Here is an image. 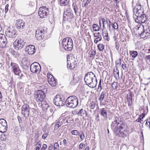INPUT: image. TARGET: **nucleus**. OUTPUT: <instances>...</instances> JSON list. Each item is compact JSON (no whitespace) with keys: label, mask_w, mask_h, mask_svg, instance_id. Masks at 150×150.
Returning a JSON list of instances; mask_svg holds the SVG:
<instances>
[{"label":"nucleus","mask_w":150,"mask_h":150,"mask_svg":"<svg viewBox=\"0 0 150 150\" xmlns=\"http://www.w3.org/2000/svg\"><path fill=\"white\" fill-rule=\"evenodd\" d=\"M122 117L118 118L112 122L111 127L115 133L119 137L124 138L129 134V130L127 124L122 120Z\"/></svg>","instance_id":"1"},{"label":"nucleus","mask_w":150,"mask_h":150,"mask_svg":"<svg viewBox=\"0 0 150 150\" xmlns=\"http://www.w3.org/2000/svg\"><path fill=\"white\" fill-rule=\"evenodd\" d=\"M144 0H137L132 5L133 13L136 16V22L141 24L145 23L147 20V16L144 14V10L141 5Z\"/></svg>","instance_id":"2"},{"label":"nucleus","mask_w":150,"mask_h":150,"mask_svg":"<svg viewBox=\"0 0 150 150\" xmlns=\"http://www.w3.org/2000/svg\"><path fill=\"white\" fill-rule=\"evenodd\" d=\"M84 79L85 83L90 87H95L97 81L95 75L92 72H88L85 74Z\"/></svg>","instance_id":"3"},{"label":"nucleus","mask_w":150,"mask_h":150,"mask_svg":"<svg viewBox=\"0 0 150 150\" xmlns=\"http://www.w3.org/2000/svg\"><path fill=\"white\" fill-rule=\"evenodd\" d=\"M48 34L47 29V28L40 25L38 27L36 30L35 36L38 40H43L47 38Z\"/></svg>","instance_id":"4"},{"label":"nucleus","mask_w":150,"mask_h":150,"mask_svg":"<svg viewBox=\"0 0 150 150\" xmlns=\"http://www.w3.org/2000/svg\"><path fill=\"white\" fill-rule=\"evenodd\" d=\"M65 103L67 107L74 108L78 105V100L77 97L76 96H71L66 99Z\"/></svg>","instance_id":"5"},{"label":"nucleus","mask_w":150,"mask_h":150,"mask_svg":"<svg viewBox=\"0 0 150 150\" xmlns=\"http://www.w3.org/2000/svg\"><path fill=\"white\" fill-rule=\"evenodd\" d=\"M62 45L64 49L68 51L71 50L73 47V41L69 37H67L64 39L62 41Z\"/></svg>","instance_id":"6"},{"label":"nucleus","mask_w":150,"mask_h":150,"mask_svg":"<svg viewBox=\"0 0 150 150\" xmlns=\"http://www.w3.org/2000/svg\"><path fill=\"white\" fill-rule=\"evenodd\" d=\"M72 54H70L67 56V67L71 69H74L77 66V62L74 57H72Z\"/></svg>","instance_id":"7"},{"label":"nucleus","mask_w":150,"mask_h":150,"mask_svg":"<svg viewBox=\"0 0 150 150\" xmlns=\"http://www.w3.org/2000/svg\"><path fill=\"white\" fill-rule=\"evenodd\" d=\"M35 99L37 102H41L43 101L45 97V94L42 90H38L34 93Z\"/></svg>","instance_id":"8"},{"label":"nucleus","mask_w":150,"mask_h":150,"mask_svg":"<svg viewBox=\"0 0 150 150\" xmlns=\"http://www.w3.org/2000/svg\"><path fill=\"white\" fill-rule=\"evenodd\" d=\"M26 41L21 38H18L13 43L15 48L17 50L22 48L26 43Z\"/></svg>","instance_id":"9"},{"label":"nucleus","mask_w":150,"mask_h":150,"mask_svg":"<svg viewBox=\"0 0 150 150\" xmlns=\"http://www.w3.org/2000/svg\"><path fill=\"white\" fill-rule=\"evenodd\" d=\"M38 13L41 18H45L49 13V9L45 6L41 7L39 8Z\"/></svg>","instance_id":"10"},{"label":"nucleus","mask_w":150,"mask_h":150,"mask_svg":"<svg viewBox=\"0 0 150 150\" xmlns=\"http://www.w3.org/2000/svg\"><path fill=\"white\" fill-rule=\"evenodd\" d=\"M5 34L7 37L12 38H16L17 35V31L13 28L7 29L5 32Z\"/></svg>","instance_id":"11"},{"label":"nucleus","mask_w":150,"mask_h":150,"mask_svg":"<svg viewBox=\"0 0 150 150\" xmlns=\"http://www.w3.org/2000/svg\"><path fill=\"white\" fill-rule=\"evenodd\" d=\"M30 70L33 73L39 72L41 70L40 64L38 62H34L32 64L30 67Z\"/></svg>","instance_id":"12"},{"label":"nucleus","mask_w":150,"mask_h":150,"mask_svg":"<svg viewBox=\"0 0 150 150\" xmlns=\"http://www.w3.org/2000/svg\"><path fill=\"white\" fill-rule=\"evenodd\" d=\"M54 104L57 106H61L64 105V102L59 95H57L53 100Z\"/></svg>","instance_id":"13"},{"label":"nucleus","mask_w":150,"mask_h":150,"mask_svg":"<svg viewBox=\"0 0 150 150\" xmlns=\"http://www.w3.org/2000/svg\"><path fill=\"white\" fill-rule=\"evenodd\" d=\"M8 129L6 121L4 119H0V132L3 133L5 132Z\"/></svg>","instance_id":"14"},{"label":"nucleus","mask_w":150,"mask_h":150,"mask_svg":"<svg viewBox=\"0 0 150 150\" xmlns=\"http://www.w3.org/2000/svg\"><path fill=\"white\" fill-rule=\"evenodd\" d=\"M47 80L49 84L52 86H55L57 84V82L52 75L49 73L47 74Z\"/></svg>","instance_id":"15"},{"label":"nucleus","mask_w":150,"mask_h":150,"mask_svg":"<svg viewBox=\"0 0 150 150\" xmlns=\"http://www.w3.org/2000/svg\"><path fill=\"white\" fill-rule=\"evenodd\" d=\"M11 67V69L14 73L16 75L20 76L19 74L21 73V70L18 65L16 63L11 62L10 64Z\"/></svg>","instance_id":"16"},{"label":"nucleus","mask_w":150,"mask_h":150,"mask_svg":"<svg viewBox=\"0 0 150 150\" xmlns=\"http://www.w3.org/2000/svg\"><path fill=\"white\" fill-rule=\"evenodd\" d=\"M7 43V40L5 35L0 33V47H4Z\"/></svg>","instance_id":"17"},{"label":"nucleus","mask_w":150,"mask_h":150,"mask_svg":"<svg viewBox=\"0 0 150 150\" xmlns=\"http://www.w3.org/2000/svg\"><path fill=\"white\" fill-rule=\"evenodd\" d=\"M94 38H95L94 40V43L97 44L98 42L102 40V37L99 32H96L93 34Z\"/></svg>","instance_id":"18"},{"label":"nucleus","mask_w":150,"mask_h":150,"mask_svg":"<svg viewBox=\"0 0 150 150\" xmlns=\"http://www.w3.org/2000/svg\"><path fill=\"white\" fill-rule=\"evenodd\" d=\"M88 30L86 29L84 30H82L80 32L81 35V38L83 39L85 41H86L87 40L86 38V36L87 35L88 36V37H87L86 38H91V35L89 34V33L88 32L87 34V31Z\"/></svg>","instance_id":"19"},{"label":"nucleus","mask_w":150,"mask_h":150,"mask_svg":"<svg viewBox=\"0 0 150 150\" xmlns=\"http://www.w3.org/2000/svg\"><path fill=\"white\" fill-rule=\"evenodd\" d=\"M25 23H23L22 20H19L17 21L15 24L16 28L18 30L22 29L25 26Z\"/></svg>","instance_id":"20"},{"label":"nucleus","mask_w":150,"mask_h":150,"mask_svg":"<svg viewBox=\"0 0 150 150\" xmlns=\"http://www.w3.org/2000/svg\"><path fill=\"white\" fill-rule=\"evenodd\" d=\"M135 28L138 34L140 36L144 31V26L142 24L138 25L135 27Z\"/></svg>","instance_id":"21"},{"label":"nucleus","mask_w":150,"mask_h":150,"mask_svg":"<svg viewBox=\"0 0 150 150\" xmlns=\"http://www.w3.org/2000/svg\"><path fill=\"white\" fill-rule=\"evenodd\" d=\"M28 63V59L26 57H24L21 61L22 66L23 69L25 70H27L28 68V66L27 65Z\"/></svg>","instance_id":"22"},{"label":"nucleus","mask_w":150,"mask_h":150,"mask_svg":"<svg viewBox=\"0 0 150 150\" xmlns=\"http://www.w3.org/2000/svg\"><path fill=\"white\" fill-rule=\"evenodd\" d=\"M28 106L26 105H23L22 108V114L23 115L24 117H25L26 115L27 117L28 116Z\"/></svg>","instance_id":"23"},{"label":"nucleus","mask_w":150,"mask_h":150,"mask_svg":"<svg viewBox=\"0 0 150 150\" xmlns=\"http://www.w3.org/2000/svg\"><path fill=\"white\" fill-rule=\"evenodd\" d=\"M96 54V51L95 50H90L88 53V57L90 59H94L95 56Z\"/></svg>","instance_id":"24"},{"label":"nucleus","mask_w":150,"mask_h":150,"mask_svg":"<svg viewBox=\"0 0 150 150\" xmlns=\"http://www.w3.org/2000/svg\"><path fill=\"white\" fill-rule=\"evenodd\" d=\"M39 105L40 107L44 110H47L48 107L47 103L45 101H43L41 102L39 104Z\"/></svg>","instance_id":"25"},{"label":"nucleus","mask_w":150,"mask_h":150,"mask_svg":"<svg viewBox=\"0 0 150 150\" xmlns=\"http://www.w3.org/2000/svg\"><path fill=\"white\" fill-rule=\"evenodd\" d=\"M35 52V47L33 45H29V54L32 55Z\"/></svg>","instance_id":"26"},{"label":"nucleus","mask_w":150,"mask_h":150,"mask_svg":"<svg viewBox=\"0 0 150 150\" xmlns=\"http://www.w3.org/2000/svg\"><path fill=\"white\" fill-rule=\"evenodd\" d=\"M59 122L61 124V125H65L68 122V120L65 117L62 116L60 117Z\"/></svg>","instance_id":"27"},{"label":"nucleus","mask_w":150,"mask_h":150,"mask_svg":"<svg viewBox=\"0 0 150 150\" xmlns=\"http://www.w3.org/2000/svg\"><path fill=\"white\" fill-rule=\"evenodd\" d=\"M47 147V145L46 144H43L42 147H41L40 150H46ZM41 147V144H39L38 146L36 147L35 150H40Z\"/></svg>","instance_id":"28"},{"label":"nucleus","mask_w":150,"mask_h":150,"mask_svg":"<svg viewBox=\"0 0 150 150\" xmlns=\"http://www.w3.org/2000/svg\"><path fill=\"white\" fill-rule=\"evenodd\" d=\"M102 35L103 38L105 41H109L110 40V38L108 36L107 31H105L102 33Z\"/></svg>","instance_id":"29"},{"label":"nucleus","mask_w":150,"mask_h":150,"mask_svg":"<svg viewBox=\"0 0 150 150\" xmlns=\"http://www.w3.org/2000/svg\"><path fill=\"white\" fill-rule=\"evenodd\" d=\"M69 0H59V4L62 6H65L69 4Z\"/></svg>","instance_id":"30"},{"label":"nucleus","mask_w":150,"mask_h":150,"mask_svg":"<svg viewBox=\"0 0 150 150\" xmlns=\"http://www.w3.org/2000/svg\"><path fill=\"white\" fill-rule=\"evenodd\" d=\"M129 53L132 57L133 58H136L138 55L137 51H129Z\"/></svg>","instance_id":"31"},{"label":"nucleus","mask_w":150,"mask_h":150,"mask_svg":"<svg viewBox=\"0 0 150 150\" xmlns=\"http://www.w3.org/2000/svg\"><path fill=\"white\" fill-rule=\"evenodd\" d=\"M150 36V34L147 31H145L141 35V37L143 38H146L149 37Z\"/></svg>","instance_id":"32"},{"label":"nucleus","mask_w":150,"mask_h":150,"mask_svg":"<svg viewBox=\"0 0 150 150\" xmlns=\"http://www.w3.org/2000/svg\"><path fill=\"white\" fill-rule=\"evenodd\" d=\"M78 114L84 117H86V116L87 113L85 110L83 109H81L79 112Z\"/></svg>","instance_id":"33"},{"label":"nucleus","mask_w":150,"mask_h":150,"mask_svg":"<svg viewBox=\"0 0 150 150\" xmlns=\"http://www.w3.org/2000/svg\"><path fill=\"white\" fill-rule=\"evenodd\" d=\"M105 46L103 43H100L98 45L97 48L100 52H102L104 49Z\"/></svg>","instance_id":"34"},{"label":"nucleus","mask_w":150,"mask_h":150,"mask_svg":"<svg viewBox=\"0 0 150 150\" xmlns=\"http://www.w3.org/2000/svg\"><path fill=\"white\" fill-rule=\"evenodd\" d=\"M105 96V93L103 91L100 94V96L99 98H98V100L100 101L101 102L103 100Z\"/></svg>","instance_id":"35"},{"label":"nucleus","mask_w":150,"mask_h":150,"mask_svg":"<svg viewBox=\"0 0 150 150\" xmlns=\"http://www.w3.org/2000/svg\"><path fill=\"white\" fill-rule=\"evenodd\" d=\"M92 28L93 30L94 31H98L99 30V26L96 24H94L93 25Z\"/></svg>","instance_id":"36"},{"label":"nucleus","mask_w":150,"mask_h":150,"mask_svg":"<svg viewBox=\"0 0 150 150\" xmlns=\"http://www.w3.org/2000/svg\"><path fill=\"white\" fill-rule=\"evenodd\" d=\"M106 20L104 18H101L99 19V23L100 26H101V22L103 24V28H105V25L104 23L105 22Z\"/></svg>","instance_id":"37"},{"label":"nucleus","mask_w":150,"mask_h":150,"mask_svg":"<svg viewBox=\"0 0 150 150\" xmlns=\"http://www.w3.org/2000/svg\"><path fill=\"white\" fill-rule=\"evenodd\" d=\"M111 25L112 28L114 30H117L118 28V25L117 23L116 22H114L112 23Z\"/></svg>","instance_id":"38"},{"label":"nucleus","mask_w":150,"mask_h":150,"mask_svg":"<svg viewBox=\"0 0 150 150\" xmlns=\"http://www.w3.org/2000/svg\"><path fill=\"white\" fill-rule=\"evenodd\" d=\"M101 112L102 115L105 117H107V112L105 108L102 109Z\"/></svg>","instance_id":"39"},{"label":"nucleus","mask_w":150,"mask_h":150,"mask_svg":"<svg viewBox=\"0 0 150 150\" xmlns=\"http://www.w3.org/2000/svg\"><path fill=\"white\" fill-rule=\"evenodd\" d=\"M72 6L73 8L74 12L75 14H76L77 13V11L78 10V8L76 3H73L72 4Z\"/></svg>","instance_id":"40"},{"label":"nucleus","mask_w":150,"mask_h":150,"mask_svg":"<svg viewBox=\"0 0 150 150\" xmlns=\"http://www.w3.org/2000/svg\"><path fill=\"white\" fill-rule=\"evenodd\" d=\"M118 84L117 82H114L112 83V87L114 89L116 90L118 87Z\"/></svg>","instance_id":"41"},{"label":"nucleus","mask_w":150,"mask_h":150,"mask_svg":"<svg viewBox=\"0 0 150 150\" xmlns=\"http://www.w3.org/2000/svg\"><path fill=\"white\" fill-rule=\"evenodd\" d=\"M7 135H6L5 134H3L1 135V139L3 141H5L7 138Z\"/></svg>","instance_id":"42"},{"label":"nucleus","mask_w":150,"mask_h":150,"mask_svg":"<svg viewBox=\"0 0 150 150\" xmlns=\"http://www.w3.org/2000/svg\"><path fill=\"white\" fill-rule=\"evenodd\" d=\"M79 132L76 130H73L71 131V133L72 135H77L79 134Z\"/></svg>","instance_id":"43"},{"label":"nucleus","mask_w":150,"mask_h":150,"mask_svg":"<svg viewBox=\"0 0 150 150\" xmlns=\"http://www.w3.org/2000/svg\"><path fill=\"white\" fill-rule=\"evenodd\" d=\"M146 122L145 123L146 126L150 128V118H148L146 120ZM146 121V120H145Z\"/></svg>","instance_id":"44"},{"label":"nucleus","mask_w":150,"mask_h":150,"mask_svg":"<svg viewBox=\"0 0 150 150\" xmlns=\"http://www.w3.org/2000/svg\"><path fill=\"white\" fill-rule=\"evenodd\" d=\"M62 125H61L59 122H57L55 125L54 129L55 130L57 129Z\"/></svg>","instance_id":"45"},{"label":"nucleus","mask_w":150,"mask_h":150,"mask_svg":"<svg viewBox=\"0 0 150 150\" xmlns=\"http://www.w3.org/2000/svg\"><path fill=\"white\" fill-rule=\"evenodd\" d=\"M79 135L80 137L81 140V141L83 140L85 137L84 133L83 132H81V133H79Z\"/></svg>","instance_id":"46"},{"label":"nucleus","mask_w":150,"mask_h":150,"mask_svg":"<svg viewBox=\"0 0 150 150\" xmlns=\"http://www.w3.org/2000/svg\"><path fill=\"white\" fill-rule=\"evenodd\" d=\"M116 67L120 66L121 64V59L120 58L119 60H117L115 62Z\"/></svg>","instance_id":"47"},{"label":"nucleus","mask_w":150,"mask_h":150,"mask_svg":"<svg viewBox=\"0 0 150 150\" xmlns=\"http://www.w3.org/2000/svg\"><path fill=\"white\" fill-rule=\"evenodd\" d=\"M59 148V145L58 143H55L54 145V150H58Z\"/></svg>","instance_id":"48"},{"label":"nucleus","mask_w":150,"mask_h":150,"mask_svg":"<svg viewBox=\"0 0 150 150\" xmlns=\"http://www.w3.org/2000/svg\"><path fill=\"white\" fill-rule=\"evenodd\" d=\"M129 106H131L132 104V99L127 100Z\"/></svg>","instance_id":"49"},{"label":"nucleus","mask_w":150,"mask_h":150,"mask_svg":"<svg viewBox=\"0 0 150 150\" xmlns=\"http://www.w3.org/2000/svg\"><path fill=\"white\" fill-rule=\"evenodd\" d=\"M95 103L93 102H92L90 105V107L91 109H93L95 107Z\"/></svg>","instance_id":"50"},{"label":"nucleus","mask_w":150,"mask_h":150,"mask_svg":"<svg viewBox=\"0 0 150 150\" xmlns=\"http://www.w3.org/2000/svg\"><path fill=\"white\" fill-rule=\"evenodd\" d=\"M145 59L147 63L150 65V55L146 56Z\"/></svg>","instance_id":"51"},{"label":"nucleus","mask_w":150,"mask_h":150,"mask_svg":"<svg viewBox=\"0 0 150 150\" xmlns=\"http://www.w3.org/2000/svg\"><path fill=\"white\" fill-rule=\"evenodd\" d=\"M132 92H130L128 94H127L126 96L127 100L132 98Z\"/></svg>","instance_id":"52"},{"label":"nucleus","mask_w":150,"mask_h":150,"mask_svg":"<svg viewBox=\"0 0 150 150\" xmlns=\"http://www.w3.org/2000/svg\"><path fill=\"white\" fill-rule=\"evenodd\" d=\"M67 142L66 139H64L63 141V142L62 143V142H60V145H66L67 144Z\"/></svg>","instance_id":"53"},{"label":"nucleus","mask_w":150,"mask_h":150,"mask_svg":"<svg viewBox=\"0 0 150 150\" xmlns=\"http://www.w3.org/2000/svg\"><path fill=\"white\" fill-rule=\"evenodd\" d=\"M101 83V80H100L98 87V89H99L100 91L101 90L102 88Z\"/></svg>","instance_id":"54"},{"label":"nucleus","mask_w":150,"mask_h":150,"mask_svg":"<svg viewBox=\"0 0 150 150\" xmlns=\"http://www.w3.org/2000/svg\"><path fill=\"white\" fill-rule=\"evenodd\" d=\"M122 65V69L124 70H127V64L125 63L124 62Z\"/></svg>","instance_id":"55"},{"label":"nucleus","mask_w":150,"mask_h":150,"mask_svg":"<svg viewBox=\"0 0 150 150\" xmlns=\"http://www.w3.org/2000/svg\"><path fill=\"white\" fill-rule=\"evenodd\" d=\"M48 135V133H45L42 136V139H45Z\"/></svg>","instance_id":"56"},{"label":"nucleus","mask_w":150,"mask_h":150,"mask_svg":"<svg viewBox=\"0 0 150 150\" xmlns=\"http://www.w3.org/2000/svg\"><path fill=\"white\" fill-rule=\"evenodd\" d=\"M145 116V114L144 112L143 113L141 114L139 116V117L141 119H143Z\"/></svg>","instance_id":"57"},{"label":"nucleus","mask_w":150,"mask_h":150,"mask_svg":"<svg viewBox=\"0 0 150 150\" xmlns=\"http://www.w3.org/2000/svg\"><path fill=\"white\" fill-rule=\"evenodd\" d=\"M85 146V144L83 143H81L79 146V148L80 149H82Z\"/></svg>","instance_id":"58"},{"label":"nucleus","mask_w":150,"mask_h":150,"mask_svg":"<svg viewBox=\"0 0 150 150\" xmlns=\"http://www.w3.org/2000/svg\"><path fill=\"white\" fill-rule=\"evenodd\" d=\"M90 1L88 0H86L85 1H84L83 2L84 3L83 4V6L84 7L87 5L89 3Z\"/></svg>","instance_id":"59"},{"label":"nucleus","mask_w":150,"mask_h":150,"mask_svg":"<svg viewBox=\"0 0 150 150\" xmlns=\"http://www.w3.org/2000/svg\"><path fill=\"white\" fill-rule=\"evenodd\" d=\"M8 4H7L6 5L5 8V11L6 13H7L8 10Z\"/></svg>","instance_id":"60"},{"label":"nucleus","mask_w":150,"mask_h":150,"mask_svg":"<svg viewBox=\"0 0 150 150\" xmlns=\"http://www.w3.org/2000/svg\"><path fill=\"white\" fill-rule=\"evenodd\" d=\"M115 48L117 50L119 49V44L118 42H116L115 43Z\"/></svg>","instance_id":"61"},{"label":"nucleus","mask_w":150,"mask_h":150,"mask_svg":"<svg viewBox=\"0 0 150 150\" xmlns=\"http://www.w3.org/2000/svg\"><path fill=\"white\" fill-rule=\"evenodd\" d=\"M141 121H142V120L139 117L136 120V121L140 122V123H141Z\"/></svg>","instance_id":"62"},{"label":"nucleus","mask_w":150,"mask_h":150,"mask_svg":"<svg viewBox=\"0 0 150 150\" xmlns=\"http://www.w3.org/2000/svg\"><path fill=\"white\" fill-rule=\"evenodd\" d=\"M17 118L19 122H21V117L19 116H18L17 117Z\"/></svg>","instance_id":"63"},{"label":"nucleus","mask_w":150,"mask_h":150,"mask_svg":"<svg viewBox=\"0 0 150 150\" xmlns=\"http://www.w3.org/2000/svg\"><path fill=\"white\" fill-rule=\"evenodd\" d=\"M114 2H115L116 4V6H118L117 4H118V3H119V1L117 0H114Z\"/></svg>","instance_id":"64"}]
</instances>
